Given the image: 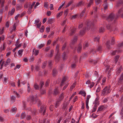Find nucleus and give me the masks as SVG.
I'll use <instances>...</instances> for the list:
<instances>
[{
	"label": "nucleus",
	"mask_w": 123,
	"mask_h": 123,
	"mask_svg": "<svg viewBox=\"0 0 123 123\" xmlns=\"http://www.w3.org/2000/svg\"><path fill=\"white\" fill-rule=\"evenodd\" d=\"M106 28L108 29H112L111 26L109 25H108L106 26Z\"/></svg>",
	"instance_id": "54"
},
{
	"label": "nucleus",
	"mask_w": 123,
	"mask_h": 123,
	"mask_svg": "<svg viewBox=\"0 0 123 123\" xmlns=\"http://www.w3.org/2000/svg\"><path fill=\"white\" fill-rule=\"evenodd\" d=\"M88 46V44L87 43H86L83 45L84 48V49H86V48Z\"/></svg>",
	"instance_id": "47"
},
{
	"label": "nucleus",
	"mask_w": 123,
	"mask_h": 123,
	"mask_svg": "<svg viewBox=\"0 0 123 123\" xmlns=\"http://www.w3.org/2000/svg\"><path fill=\"white\" fill-rule=\"evenodd\" d=\"M61 120V117H60L58 119L57 121V123H60Z\"/></svg>",
	"instance_id": "63"
},
{
	"label": "nucleus",
	"mask_w": 123,
	"mask_h": 123,
	"mask_svg": "<svg viewBox=\"0 0 123 123\" xmlns=\"http://www.w3.org/2000/svg\"><path fill=\"white\" fill-rule=\"evenodd\" d=\"M90 62L92 63L93 64H96L97 62V61L93 60H91L90 61Z\"/></svg>",
	"instance_id": "40"
},
{
	"label": "nucleus",
	"mask_w": 123,
	"mask_h": 123,
	"mask_svg": "<svg viewBox=\"0 0 123 123\" xmlns=\"http://www.w3.org/2000/svg\"><path fill=\"white\" fill-rule=\"evenodd\" d=\"M10 60L9 59H8L6 62V64H8L10 62Z\"/></svg>",
	"instance_id": "60"
},
{
	"label": "nucleus",
	"mask_w": 123,
	"mask_h": 123,
	"mask_svg": "<svg viewBox=\"0 0 123 123\" xmlns=\"http://www.w3.org/2000/svg\"><path fill=\"white\" fill-rule=\"evenodd\" d=\"M82 48V45L80 43L78 46L77 49V52L78 53L81 52Z\"/></svg>",
	"instance_id": "12"
},
{
	"label": "nucleus",
	"mask_w": 123,
	"mask_h": 123,
	"mask_svg": "<svg viewBox=\"0 0 123 123\" xmlns=\"http://www.w3.org/2000/svg\"><path fill=\"white\" fill-rule=\"evenodd\" d=\"M26 116V115L24 112L22 113L21 115V119L24 118Z\"/></svg>",
	"instance_id": "34"
},
{
	"label": "nucleus",
	"mask_w": 123,
	"mask_h": 123,
	"mask_svg": "<svg viewBox=\"0 0 123 123\" xmlns=\"http://www.w3.org/2000/svg\"><path fill=\"white\" fill-rule=\"evenodd\" d=\"M104 108L105 107L104 106H101L98 107L97 111L98 112V111H102L104 109Z\"/></svg>",
	"instance_id": "19"
},
{
	"label": "nucleus",
	"mask_w": 123,
	"mask_h": 123,
	"mask_svg": "<svg viewBox=\"0 0 123 123\" xmlns=\"http://www.w3.org/2000/svg\"><path fill=\"white\" fill-rule=\"evenodd\" d=\"M45 111V107L44 108L43 106L41 107L40 109V112L43 113V115L44 114Z\"/></svg>",
	"instance_id": "15"
},
{
	"label": "nucleus",
	"mask_w": 123,
	"mask_h": 123,
	"mask_svg": "<svg viewBox=\"0 0 123 123\" xmlns=\"http://www.w3.org/2000/svg\"><path fill=\"white\" fill-rule=\"evenodd\" d=\"M66 81V78L65 77H64L62 80V81L60 85L62 86L64 84V82Z\"/></svg>",
	"instance_id": "22"
},
{
	"label": "nucleus",
	"mask_w": 123,
	"mask_h": 123,
	"mask_svg": "<svg viewBox=\"0 0 123 123\" xmlns=\"http://www.w3.org/2000/svg\"><path fill=\"white\" fill-rule=\"evenodd\" d=\"M58 87H55V89H54V95H57L60 94V91L58 90Z\"/></svg>",
	"instance_id": "9"
},
{
	"label": "nucleus",
	"mask_w": 123,
	"mask_h": 123,
	"mask_svg": "<svg viewBox=\"0 0 123 123\" xmlns=\"http://www.w3.org/2000/svg\"><path fill=\"white\" fill-rule=\"evenodd\" d=\"M64 96L63 93H62L60 96H59V98H58V99L60 101H62L64 98Z\"/></svg>",
	"instance_id": "16"
},
{
	"label": "nucleus",
	"mask_w": 123,
	"mask_h": 123,
	"mask_svg": "<svg viewBox=\"0 0 123 123\" xmlns=\"http://www.w3.org/2000/svg\"><path fill=\"white\" fill-rule=\"evenodd\" d=\"M86 29V28H83V30H81L80 32V34L81 35L84 34L85 33Z\"/></svg>",
	"instance_id": "23"
},
{
	"label": "nucleus",
	"mask_w": 123,
	"mask_h": 123,
	"mask_svg": "<svg viewBox=\"0 0 123 123\" xmlns=\"http://www.w3.org/2000/svg\"><path fill=\"white\" fill-rule=\"evenodd\" d=\"M17 110V109L16 108H13L12 109L11 111L12 112H14L16 111Z\"/></svg>",
	"instance_id": "45"
},
{
	"label": "nucleus",
	"mask_w": 123,
	"mask_h": 123,
	"mask_svg": "<svg viewBox=\"0 0 123 123\" xmlns=\"http://www.w3.org/2000/svg\"><path fill=\"white\" fill-rule=\"evenodd\" d=\"M119 85L118 90L121 93L123 92V84H118Z\"/></svg>",
	"instance_id": "11"
},
{
	"label": "nucleus",
	"mask_w": 123,
	"mask_h": 123,
	"mask_svg": "<svg viewBox=\"0 0 123 123\" xmlns=\"http://www.w3.org/2000/svg\"><path fill=\"white\" fill-rule=\"evenodd\" d=\"M45 120V119H43V120H40L39 121V123H44V122Z\"/></svg>",
	"instance_id": "64"
},
{
	"label": "nucleus",
	"mask_w": 123,
	"mask_h": 123,
	"mask_svg": "<svg viewBox=\"0 0 123 123\" xmlns=\"http://www.w3.org/2000/svg\"><path fill=\"white\" fill-rule=\"evenodd\" d=\"M59 45H57L56 46V49L55 50L56 52V55L55 57L57 58V60H58L60 58V56L59 52Z\"/></svg>",
	"instance_id": "7"
},
{
	"label": "nucleus",
	"mask_w": 123,
	"mask_h": 123,
	"mask_svg": "<svg viewBox=\"0 0 123 123\" xmlns=\"http://www.w3.org/2000/svg\"><path fill=\"white\" fill-rule=\"evenodd\" d=\"M90 86H89L90 87V88H92L94 84V83L93 82H91L90 83Z\"/></svg>",
	"instance_id": "46"
},
{
	"label": "nucleus",
	"mask_w": 123,
	"mask_h": 123,
	"mask_svg": "<svg viewBox=\"0 0 123 123\" xmlns=\"http://www.w3.org/2000/svg\"><path fill=\"white\" fill-rule=\"evenodd\" d=\"M66 56V54L65 52H64L63 53L62 56V58L64 60L65 59Z\"/></svg>",
	"instance_id": "38"
},
{
	"label": "nucleus",
	"mask_w": 123,
	"mask_h": 123,
	"mask_svg": "<svg viewBox=\"0 0 123 123\" xmlns=\"http://www.w3.org/2000/svg\"><path fill=\"white\" fill-rule=\"evenodd\" d=\"M20 67V66L19 65H17L16 67L14 68V69L15 70L17 68H19Z\"/></svg>",
	"instance_id": "61"
},
{
	"label": "nucleus",
	"mask_w": 123,
	"mask_h": 123,
	"mask_svg": "<svg viewBox=\"0 0 123 123\" xmlns=\"http://www.w3.org/2000/svg\"><path fill=\"white\" fill-rule=\"evenodd\" d=\"M79 16H80L78 14H76V15H73L72 17V19H75L77 17H78Z\"/></svg>",
	"instance_id": "39"
},
{
	"label": "nucleus",
	"mask_w": 123,
	"mask_h": 123,
	"mask_svg": "<svg viewBox=\"0 0 123 123\" xmlns=\"http://www.w3.org/2000/svg\"><path fill=\"white\" fill-rule=\"evenodd\" d=\"M104 64L106 68V72H107L109 70V67L108 65V63H107V62H106V61H105L104 63Z\"/></svg>",
	"instance_id": "13"
},
{
	"label": "nucleus",
	"mask_w": 123,
	"mask_h": 123,
	"mask_svg": "<svg viewBox=\"0 0 123 123\" xmlns=\"http://www.w3.org/2000/svg\"><path fill=\"white\" fill-rule=\"evenodd\" d=\"M102 47L100 45H99L97 47L96 50L94 49H92L91 51V52L93 53V54L95 53L96 51H98L100 53L102 51Z\"/></svg>",
	"instance_id": "5"
},
{
	"label": "nucleus",
	"mask_w": 123,
	"mask_h": 123,
	"mask_svg": "<svg viewBox=\"0 0 123 123\" xmlns=\"http://www.w3.org/2000/svg\"><path fill=\"white\" fill-rule=\"evenodd\" d=\"M92 3L93 2L91 0V1H90L89 3L88 4L87 7H90V6L92 5Z\"/></svg>",
	"instance_id": "53"
},
{
	"label": "nucleus",
	"mask_w": 123,
	"mask_h": 123,
	"mask_svg": "<svg viewBox=\"0 0 123 123\" xmlns=\"http://www.w3.org/2000/svg\"><path fill=\"white\" fill-rule=\"evenodd\" d=\"M68 13V11L67 9L64 12V14L66 16H67Z\"/></svg>",
	"instance_id": "58"
},
{
	"label": "nucleus",
	"mask_w": 123,
	"mask_h": 123,
	"mask_svg": "<svg viewBox=\"0 0 123 123\" xmlns=\"http://www.w3.org/2000/svg\"><path fill=\"white\" fill-rule=\"evenodd\" d=\"M15 10L14 8H13L11 11L9 12V14L10 15H12L15 11Z\"/></svg>",
	"instance_id": "36"
},
{
	"label": "nucleus",
	"mask_w": 123,
	"mask_h": 123,
	"mask_svg": "<svg viewBox=\"0 0 123 123\" xmlns=\"http://www.w3.org/2000/svg\"><path fill=\"white\" fill-rule=\"evenodd\" d=\"M16 28V26L15 25H14L13 26V28L12 29V31H14Z\"/></svg>",
	"instance_id": "59"
},
{
	"label": "nucleus",
	"mask_w": 123,
	"mask_h": 123,
	"mask_svg": "<svg viewBox=\"0 0 123 123\" xmlns=\"http://www.w3.org/2000/svg\"><path fill=\"white\" fill-rule=\"evenodd\" d=\"M83 4V1H81L79 2L77 5L76 7H80V6Z\"/></svg>",
	"instance_id": "41"
},
{
	"label": "nucleus",
	"mask_w": 123,
	"mask_h": 123,
	"mask_svg": "<svg viewBox=\"0 0 123 123\" xmlns=\"http://www.w3.org/2000/svg\"><path fill=\"white\" fill-rule=\"evenodd\" d=\"M117 46L119 48H122L123 46V42L118 44Z\"/></svg>",
	"instance_id": "30"
},
{
	"label": "nucleus",
	"mask_w": 123,
	"mask_h": 123,
	"mask_svg": "<svg viewBox=\"0 0 123 123\" xmlns=\"http://www.w3.org/2000/svg\"><path fill=\"white\" fill-rule=\"evenodd\" d=\"M63 12H61L57 14L56 15V17L57 18H59L62 14Z\"/></svg>",
	"instance_id": "37"
},
{
	"label": "nucleus",
	"mask_w": 123,
	"mask_h": 123,
	"mask_svg": "<svg viewBox=\"0 0 123 123\" xmlns=\"http://www.w3.org/2000/svg\"><path fill=\"white\" fill-rule=\"evenodd\" d=\"M100 37L99 36H98L96 37H95L94 39V41H97L98 42H99V40Z\"/></svg>",
	"instance_id": "32"
},
{
	"label": "nucleus",
	"mask_w": 123,
	"mask_h": 123,
	"mask_svg": "<svg viewBox=\"0 0 123 123\" xmlns=\"http://www.w3.org/2000/svg\"><path fill=\"white\" fill-rule=\"evenodd\" d=\"M95 105H99V101H98V99L97 98H96L94 101Z\"/></svg>",
	"instance_id": "29"
},
{
	"label": "nucleus",
	"mask_w": 123,
	"mask_h": 123,
	"mask_svg": "<svg viewBox=\"0 0 123 123\" xmlns=\"http://www.w3.org/2000/svg\"><path fill=\"white\" fill-rule=\"evenodd\" d=\"M97 11V8H94L93 9V13L95 15H96V13Z\"/></svg>",
	"instance_id": "57"
},
{
	"label": "nucleus",
	"mask_w": 123,
	"mask_h": 123,
	"mask_svg": "<svg viewBox=\"0 0 123 123\" xmlns=\"http://www.w3.org/2000/svg\"><path fill=\"white\" fill-rule=\"evenodd\" d=\"M61 101L57 99L55 104V107L57 108L59 106L61 103Z\"/></svg>",
	"instance_id": "18"
},
{
	"label": "nucleus",
	"mask_w": 123,
	"mask_h": 123,
	"mask_svg": "<svg viewBox=\"0 0 123 123\" xmlns=\"http://www.w3.org/2000/svg\"><path fill=\"white\" fill-rule=\"evenodd\" d=\"M34 88L36 89H37L38 88V85L36 84H34Z\"/></svg>",
	"instance_id": "55"
},
{
	"label": "nucleus",
	"mask_w": 123,
	"mask_h": 123,
	"mask_svg": "<svg viewBox=\"0 0 123 123\" xmlns=\"http://www.w3.org/2000/svg\"><path fill=\"white\" fill-rule=\"evenodd\" d=\"M53 105H51L49 108L50 110L51 111H53Z\"/></svg>",
	"instance_id": "62"
},
{
	"label": "nucleus",
	"mask_w": 123,
	"mask_h": 123,
	"mask_svg": "<svg viewBox=\"0 0 123 123\" xmlns=\"http://www.w3.org/2000/svg\"><path fill=\"white\" fill-rule=\"evenodd\" d=\"M79 120H78L77 121L75 122V120L73 118L72 119V123H78Z\"/></svg>",
	"instance_id": "52"
},
{
	"label": "nucleus",
	"mask_w": 123,
	"mask_h": 123,
	"mask_svg": "<svg viewBox=\"0 0 123 123\" xmlns=\"http://www.w3.org/2000/svg\"><path fill=\"white\" fill-rule=\"evenodd\" d=\"M44 27L43 26H42L40 29V31L41 32H43L44 31Z\"/></svg>",
	"instance_id": "51"
},
{
	"label": "nucleus",
	"mask_w": 123,
	"mask_h": 123,
	"mask_svg": "<svg viewBox=\"0 0 123 123\" xmlns=\"http://www.w3.org/2000/svg\"><path fill=\"white\" fill-rule=\"evenodd\" d=\"M97 116L95 114L93 113L92 115H91V117L94 118L97 117Z\"/></svg>",
	"instance_id": "44"
},
{
	"label": "nucleus",
	"mask_w": 123,
	"mask_h": 123,
	"mask_svg": "<svg viewBox=\"0 0 123 123\" xmlns=\"http://www.w3.org/2000/svg\"><path fill=\"white\" fill-rule=\"evenodd\" d=\"M119 57V56L118 55H117L115 57V63H116L117 62Z\"/></svg>",
	"instance_id": "35"
},
{
	"label": "nucleus",
	"mask_w": 123,
	"mask_h": 123,
	"mask_svg": "<svg viewBox=\"0 0 123 123\" xmlns=\"http://www.w3.org/2000/svg\"><path fill=\"white\" fill-rule=\"evenodd\" d=\"M23 51V49L20 50L18 51V53L19 57H21V56Z\"/></svg>",
	"instance_id": "26"
},
{
	"label": "nucleus",
	"mask_w": 123,
	"mask_h": 123,
	"mask_svg": "<svg viewBox=\"0 0 123 123\" xmlns=\"http://www.w3.org/2000/svg\"><path fill=\"white\" fill-rule=\"evenodd\" d=\"M122 70V67L121 66L119 68H117V69L116 74L117 76H118L119 75L120 73L121 72Z\"/></svg>",
	"instance_id": "14"
},
{
	"label": "nucleus",
	"mask_w": 123,
	"mask_h": 123,
	"mask_svg": "<svg viewBox=\"0 0 123 123\" xmlns=\"http://www.w3.org/2000/svg\"><path fill=\"white\" fill-rule=\"evenodd\" d=\"M88 102H86V107L87 109H89V107L88 105Z\"/></svg>",
	"instance_id": "56"
},
{
	"label": "nucleus",
	"mask_w": 123,
	"mask_h": 123,
	"mask_svg": "<svg viewBox=\"0 0 123 123\" xmlns=\"http://www.w3.org/2000/svg\"><path fill=\"white\" fill-rule=\"evenodd\" d=\"M105 29L103 27H101L100 28L99 30V32H104Z\"/></svg>",
	"instance_id": "28"
},
{
	"label": "nucleus",
	"mask_w": 123,
	"mask_h": 123,
	"mask_svg": "<svg viewBox=\"0 0 123 123\" xmlns=\"http://www.w3.org/2000/svg\"><path fill=\"white\" fill-rule=\"evenodd\" d=\"M75 85V84L74 83L71 86L70 88V90H71V91L74 88Z\"/></svg>",
	"instance_id": "42"
},
{
	"label": "nucleus",
	"mask_w": 123,
	"mask_h": 123,
	"mask_svg": "<svg viewBox=\"0 0 123 123\" xmlns=\"http://www.w3.org/2000/svg\"><path fill=\"white\" fill-rule=\"evenodd\" d=\"M98 16L97 15H95L94 16V19L93 20L92 23L91 21H88L87 22V29L89 30L91 28L93 27L94 25V24L97 21V18Z\"/></svg>",
	"instance_id": "2"
},
{
	"label": "nucleus",
	"mask_w": 123,
	"mask_h": 123,
	"mask_svg": "<svg viewBox=\"0 0 123 123\" xmlns=\"http://www.w3.org/2000/svg\"><path fill=\"white\" fill-rule=\"evenodd\" d=\"M107 0H105L104 2V4L103 5L104 8H107L108 7V4L107 2Z\"/></svg>",
	"instance_id": "24"
},
{
	"label": "nucleus",
	"mask_w": 123,
	"mask_h": 123,
	"mask_svg": "<svg viewBox=\"0 0 123 123\" xmlns=\"http://www.w3.org/2000/svg\"><path fill=\"white\" fill-rule=\"evenodd\" d=\"M73 0H72L71 1H70L66 5V7H68L71 4L73 3Z\"/></svg>",
	"instance_id": "31"
},
{
	"label": "nucleus",
	"mask_w": 123,
	"mask_h": 123,
	"mask_svg": "<svg viewBox=\"0 0 123 123\" xmlns=\"http://www.w3.org/2000/svg\"><path fill=\"white\" fill-rule=\"evenodd\" d=\"M77 36L74 37L73 40H72L70 43V45L71 48L72 49H74V45L75 43L76 42L77 40Z\"/></svg>",
	"instance_id": "6"
},
{
	"label": "nucleus",
	"mask_w": 123,
	"mask_h": 123,
	"mask_svg": "<svg viewBox=\"0 0 123 123\" xmlns=\"http://www.w3.org/2000/svg\"><path fill=\"white\" fill-rule=\"evenodd\" d=\"M115 43V40L114 37H112L111 40V43H110V41L109 40L107 41L106 43V46L107 48L109 49H110L111 48L110 46V44L111 45H112Z\"/></svg>",
	"instance_id": "4"
},
{
	"label": "nucleus",
	"mask_w": 123,
	"mask_h": 123,
	"mask_svg": "<svg viewBox=\"0 0 123 123\" xmlns=\"http://www.w3.org/2000/svg\"><path fill=\"white\" fill-rule=\"evenodd\" d=\"M76 30V29L75 28H74L71 29L70 33V35L71 36H72L75 33Z\"/></svg>",
	"instance_id": "21"
},
{
	"label": "nucleus",
	"mask_w": 123,
	"mask_h": 123,
	"mask_svg": "<svg viewBox=\"0 0 123 123\" xmlns=\"http://www.w3.org/2000/svg\"><path fill=\"white\" fill-rule=\"evenodd\" d=\"M121 6L123 7V0L119 1L117 3V7H119Z\"/></svg>",
	"instance_id": "10"
},
{
	"label": "nucleus",
	"mask_w": 123,
	"mask_h": 123,
	"mask_svg": "<svg viewBox=\"0 0 123 123\" xmlns=\"http://www.w3.org/2000/svg\"><path fill=\"white\" fill-rule=\"evenodd\" d=\"M120 15L121 17L123 18V12L122 8L119 10L118 13L116 15L113 13L111 14L106 18V20L109 22L113 21L115 23L116 19Z\"/></svg>",
	"instance_id": "1"
},
{
	"label": "nucleus",
	"mask_w": 123,
	"mask_h": 123,
	"mask_svg": "<svg viewBox=\"0 0 123 123\" xmlns=\"http://www.w3.org/2000/svg\"><path fill=\"white\" fill-rule=\"evenodd\" d=\"M110 92V86L105 87L102 90L101 95L103 96L105 95Z\"/></svg>",
	"instance_id": "3"
},
{
	"label": "nucleus",
	"mask_w": 123,
	"mask_h": 123,
	"mask_svg": "<svg viewBox=\"0 0 123 123\" xmlns=\"http://www.w3.org/2000/svg\"><path fill=\"white\" fill-rule=\"evenodd\" d=\"M86 11V10L85 9H84L83 10L80 15V16L81 17H82L84 15Z\"/></svg>",
	"instance_id": "33"
},
{
	"label": "nucleus",
	"mask_w": 123,
	"mask_h": 123,
	"mask_svg": "<svg viewBox=\"0 0 123 123\" xmlns=\"http://www.w3.org/2000/svg\"><path fill=\"white\" fill-rule=\"evenodd\" d=\"M33 54L35 56L37 55L39 53V50L35 49H33Z\"/></svg>",
	"instance_id": "17"
},
{
	"label": "nucleus",
	"mask_w": 123,
	"mask_h": 123,
	"mask_svg": "<svg viewBox=\"0 0 123 123\" xmlns=\"http://www.w3.org/2000/svg\"><path fill=\"white\" fill-rule=\"evenodd\" d=\"M101 2V0H96V4L97 5L98 4Z\"/></svg>",
	"instance_id": "49"
},
{
	"label": "nucleus",
	"mask_w": 123,
	"mask_h": 123,
	"mask_svg": "<svg viewBox=\"0 0 123 123\" xmlns=\"http://www.w3.org/2000/svg\"><path fill=\"white\" fill-rule=\"evenodd\" d=\"M118 84H123V73H122L120 77L118 79Z\"/></svg>",
	"instance_id": "8"
},
{
	"label": "nucleus",
	"mask_w": 123,
	"mask_h": 123,
	"mask_svg": "<svg viewBox=\"0 0 123 123\" xmlns=\"http://www.w3.org/2000/svg\"><path fill=\"white\" fill-rule=\"evenodd\" d=\"M50 31V27L49 26H48L46 28V32L47 33H48Z\"/></svg>",
	"instance_id": "43"
},
{
	"label": "nucleus",
	"mask_w": 123,
	"mask_h": 123,
	"mask_svg": "<svg viewBox=\"0 0 123 123\" xmlns=\"http://www.w3.org/2000/svg\"><path fill=\"white\" fill-rule=\"evenodd\" d=\"M44 45V44H41L38 45V48L39 49L43 47Z\"/></svg>",
	"instance_id": "50"
},
{
	"label": "nucleus",
	"mask_w": 123,
	"mask_h": 123,
	"mask_svg": "<svg viewBox=\"0 0 123 123\" xmlns=\"http://www.w3.org/2000/svg\"><path fill=\"white\" fill-rule=\"evenodd\" d=\"M91 96L90 95H88L86 99V102H88L89 101V100L90 98H91Z\"/></svg>",
	"instance_id": "48"
},
{
	"label": "nucleus",
	"mask_w": 123,
	"mask_h": 123,
	"mask_svg": "<svg viewBox=\"0 0 123 123\" xmlns=\"http://www.w3.org/2000/svg\"><path fill=\"white\" fill-rule=\"evenodd\" d=\"M97 107V105H95L93 107V109L92 111L91 112L92 113L95 112L96 111Z\"/></svg>",
	"instance_id": "27"
},
{
	"label": "nucleus",
	"mask_w": 123,
	"mask_h": 123,
	"mask_svg": "<svg viewBox=\"0 0 123 123\" xmlns=\"http://www.w3.org/2000/svg\"><path fill=\"white\" fill-rule=\"evenodd\" d=\"M117 52L118 53H119L121 52V51L119 50H117L115 51H114L112 53V55H115L116 54V52Z\"/></svg>",
	"instance_id": "25"
},
{
	"label": "nucleus",
	"mask_w": 123,
	"mask_h": 123,
	"mask_svg": "<svg viewBox=\"0 0 123 123\" xmlns=\"http://www.w3.org/2000/svg\"><path fill=\"white\" fill-rule=\"evenodd\" d=\"M79 94H81L84 97H85L86 96V93L85 91H81L79 92Z\"/></svg>",
	"instance_id": "20"
}]
</instances>
